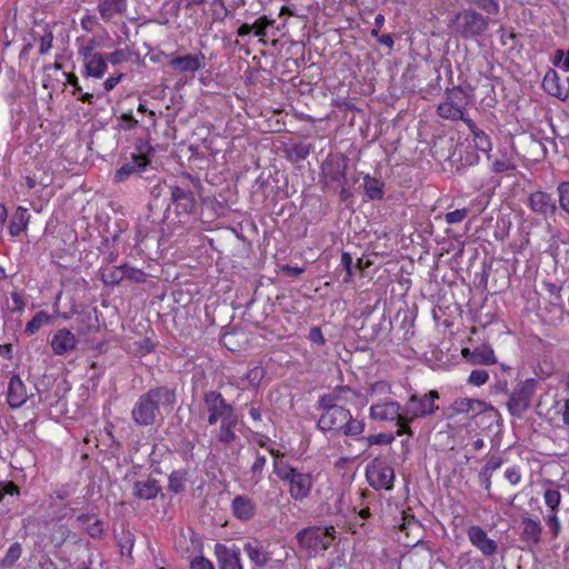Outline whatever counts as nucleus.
<instances>
[{
    "instance_id": "1",
    "label": "nucleus",
    "mask_w": 569,
    "mask_h": 569,
    "mask_svg": "<svg viewBox=\"0 0 569 569\" xmlns=\"http://www.w3.org/2000/svg\"><path fill=\"white\" fill-rule=\"evenodd\" d=\"M176 402V393L167 387H159L141 395L131 410V418L137 426H152L160 415L161 408H171Z\"/></svg>"
},
{
    "instance_id": "2",
    "label": "nucleus",
    "mask_w": 569,
    "mask_h": 569,
    "mask_svg": "<svg viewBox=\"0 0 569 569\" xmlns=\"http://www.w3.org/2000/svg\"><path fill=\"white\" fill-rule=\"evenodd\" d=\"M273 472L288 485L289 496L295 501H302L310 496L316 481L312 472L298 469L283 460L273 461Z\"/></svg>"
},
{
    "instance_id": "3",
    "label": "nucleus",
    "mask_w": 569,
    "mask_h": 569,
    "mask_svg": "<svg viewBox=\"0 0 569 569\" xmlns=\"http://www.w3.org/2000/svg\"><path fill=\"white\" fill-rule=\"evenodd\" d=\"M321 415L318 419L317 427L319 430L340 431L345 436H360L365 430V423L355 419L350 410L343 406L318 407Z\"/></svg>"
},
{
    "instance_id": "4",
    "label": "nucleus",
    "mask_w": 569,
    "mask_h": 569,
    "mask_svg": "<svg viewBox=\"0 0 569 569\" xmlns=\"http://www.w3.org/2000/svg\"><path fill=\"white\" fill-rule=\"evenodd\" d=\"M336 537L333 526H313L300 530L297 533V541L309 558L322 555L332 543Z\"/></svg>"
},
{
    "instance_id": "5",
    "label": "nucleus",
    "mask_w": 569,
    "mask_h": 569,
    "mask_svg": "<svg viewBox=\"0 0 569 569\" xmlns=\"http://www.w3.org/2000/svg\"><path fill=\"white\" fill-rule=\"evenodd\" d=\"M451 31L462 38L471 39L482 34L488 28V20L475 10L467 9L456 14L450 21Z\"/></svg>"
},
{
    "instance_id": "6",
    "label": "nucleus",
    "mask_w": 569,
    "mask_h": 569,
    "mask_svg": "<svg viewBox=\"0 0 569 569\" xmlns=\"http://www.w3.org/2000/svg\"><path fill=\"white\" fill-rule=\"evenodd\" d=\"M439 399V393L435 390H431L425 395H411L409 400L407 401L403 413L407 426V432L410 435V423L415 419L425 418L431 416L436 412L438 407L436 406V400Z\"/></svg>"
},
{
    "instance_id": "7",
    "label": "nucleus",
    "mask_w": 569,
    "mask_h": 569,
    "mask_svg": "<svg viewBox=\"0 0 569 569\" xmlns=\"http://www.w3.org/2000/svg\"><path fill=\"white\" fill-rule=\"evenodd\" d=\"M366 478L372 489L390 491L393 488L396 476L388 461L375 458L366 467Z\"/></svg>"
},
{
    "instance_id": "8",
    "label": "nucleus",
    "mask_w": 569,
    "mask_h": 569,
    "mask_svg": "<svg viewBox=\"0 0 569 569\" xmlns=\"http://www.w3.org/2000/svg\"><path fill=\"white\" fill-rule=\"evenodd\" d=\"M401 406L395 400L378 401L371 405L369 416L376 421H395L398 427L397 435L401 436L407 432L405 413L400 411Z\"/></svg>"
},
{
    "instance_id": "9",
    "label": "nucleus",
    "mask_w": 569,
    "mask_h": 569,
    "mask_svg": "<svg viewBox=\"0 0 569 569\" xmlns=\"http://www.w3.org/2000/svg\"><path fill=\"white\" fill-rule=\"evenodd\" d=\"M535 391L536 381L533 379H527L522 383L518 385L512 390L507 402L510 415L521 418L529 409Z\"/></svg>"
},
{
    "instance_id": "10",
    "label": "nucleus",
    "mask_w": 569,
    "mask_h": 569,
    "mask_svg": "<svg viewBox=\"0 0 569 569\" xmlns=\"http://www.w3.org/2000/svg\"><path fill=\"white\" fill-rule=\"evenodd\" d=\"M168 66L179 73H192L202 70L207 66V57L203 52L179 54L172 52L166 56Z\"/></svg>"
},
{
    "instance_id": "11",
    "label": "nucleus",
    "mask_w": 569,
    "mask_h": 569,
    "mask_svg": "<svg viewBox=\"0 0 569 569\" xmlns=\"http://www.w3.org/2000/svg\"><path fill=\"white\" fill-rule=\"evenodd\" d=\"M204 405L209 412L208 422L213 426L219 420L226 421L234 418L233 407L226 401L218 391H209L204 395Z\"/></svg>"
},
{
    "instance_id": "12",
    "label": "nucleus",
    "mask_w": 569,
    "mask_h": 569,
    "mask_svg": "<svg viewBox=\"0 0 569 569\" xmlns=\"http://www.w3.org/2000/svg\"><path fill=\"white\" fill-rule=\"evenodd\" d=\"M462 91L459 89H452L447 92L445 101L439 103L437 113L447 120H462L469 119L465 117V108L462 106Z\"/></svg>"
},
{
    "instance_id": "13",
    "label": "nucleus",
    "mask_w": 569,
    "mask_h": 569,
    "mask_svg": "<svg viewBox=\"0 0 569 569\" xmlns=\"http://www.w3.org/2000/svg\"><path fill=\"white\" fill-rule=\"evenodd\" d=\"M349 159L339 154L322 164V178L326 183L337 182L338 184H347V169Z\"/></svg>"
},
{
    "instance_id": "14",
    "label": "nucleus",
    "mask_w": 569,
    "mask_h": 569,
    "mask_svg": "<svg viewBox=\"0 0 569 569\" xmlns=\"http://www.w3.org/2000/svg\"><path fill=\"white\" fill-rule=\"evenodd\" d=\"M170 200L178 217L189 216L196 204L193 192L180 186L170 187Z\"/></svg>"
},
{
    "instance_id": "15",
    "label": "nucleus",
    "mask_w": 569,
    "mask_h": 569,
    "mask_svg": "<svg viewBox=\"0 0 569 569\" xmlns=\"http://www.w3.org/2000/svg\"><path fill=\"white\" fill-rule=\"evenodd\" d=\"M467 536L471 545L477 548L483 556L490 557L497 552V542L489 538L487 532L480 526H470L467 529Z\"/></svg>"
},
{
    "instance_id": "16",
    "label": "nucleus",
    "mask_w": 569,
    "mask_h": 569,
    "mask_svg": "<svg viewBox=\"0 0 569 569\" xmlns=\"http://www.w3.org/2000/svg\"><path fill=\"white\" fill-rule=\"evenodd\" d=\"M357 392L348 386H337L330 391L321 395L318 399V407L343 406L351 402Z\"/></svg>"
},
{
    "instance_id": "17",
    "label": "nucleus",
    "mask_w": 569,
    "mask_h": 569,
    "mask_svg": "<svg viewBox=\"0 0 569 569\" xmlns=\"http://www.w3.org/2000/svg\"><path fill=\"white\" fill-rule=\"evenodd\" d=\"M50 346L54 355L63 356L77 348L78 339L71 330L62 328L53 333Z\"/></svg>"
},
{
    "instance_id": "18",
    "label": "nucleus",
    "mask_w": 569,
    "mask_h": 569,
    "mask_svg": "<svg viewBox=\"0 0 569 569\" xmlns=\"http://www.w3.org/2000/svg\"><path fill=\"white\" fill-rule=\"evenodd\" d=\"M82 63L81 76L83 78L102 79L108 71V64L104 53L93 54L80 59Z\"/></svg>"
},
{
    "instance_id": "19",
    "label": "nucleus",
    "mask_w": 569,
    "mask_h": 569,
    "mask_svg": "<svg viewBox=\"0 0 569 569\" xmlns=\"http://www.w3.org/2000/svg\"><path fill=\"white\" fill-rule=\"evenodd\" d=\"M150 159L144 153L132 154L131 160L123 163L114 173L113 180L116 182L126 181L131 174L140 173L149 166Z\"/></svg>"
},
{
    "instance_id": "20",
    "label": "nucleus",
    "mask_w": 569,
    "mask_h": 569,
    "mask_svg": "<svg viewBox=\"0 0 569 569\" xmlns=\"http://www.w3.org/2000/svg\"><path fill=\"white\" fill-rule=\"evenodd\" d=\"M219 569H242L240 550L217 543L214 547Z\"/></svg>"
},
{
    "instance_id": "21",
    "label": "nucleus",
    "mask_w": 569,
    "mask_h": 569,
    "mask_svg": "<svg viewBox=\"0 0 569 569\" xmlns=\"http://www.w3.org/2000/svg\"><path fill=\"white\" fill-rule=\"evenodd\" d=\"M488 410H493V407L479 399L457 398L451 405V411L457 415L471 413L478 416Z\"/></svg>"
},
{
    "instance_id": "22",
    "label": "nucleus",
    "mask_w": 569,
    "mask_h": 569,
    "mask_svg": "<svg viewBox=\"0 0 569 569\" xmlns=\"http://www.w3.org/2000/svg\"><path fill=\"white\" fill-rule=\"evenodd\" d=\"M243 551L249 560L260 568L266 567L271 560V553L266 549L263 542L258 539L247 541L243 546Z\"/></svg>"
},
{
    "instance_id": "23",
    "label": "nucleus",
    "mask_w": 569,
    "mask_h": 569,
    "mask_svg": "<svg viewBox=\"0 0 569 569\" xmlns=\"http://www.w3.org/2000/svg\"><path fill=\"white\" fill-rule=\"evenodd\" d=\"M231 511L240 521H249L257 513L254 501L247 496H236L231 501Z\"/></svg>"
},
{
    "instance_id": "24",
    "label": "nucleus",
    "mask_w": 569,
    "mask_h": 569,
    "mask_svg": "<svg viewBox=\"0 0 569 569\" xmlns=\"http://www.w3.org/2000/svg\"><path fill=\"white\" fill-rule=\"evenodd\" d=\"M468 130L472 137V141L478 151L487 154L488 159H491L492 141L490 136L480 129L471 119H463Z\"/></svg>"
},
{
    "instance_id": "25",
    "label": "nucleus",
    "mask_w": 569,
    "mask_h": 569,
    "mask_svg": "<svg viewBox=\"0 0 569 569\" xmlns=\"http://www.w3.org/2000/svg\"><path fill=\"white\" fill-rule=\"evenodd\" d=\"M28 393L24 383L18 376L9 380L7 401L10 408L17 409L26 403Z\"/></svg>"
},
{
    "instance_id": "26",
    "label": "nucleus",
    "mask_w": 569,
    "mask_h": 569,
    "mask_svg": "<svg viewBox=\"0 0 569 569\" xmlns=\"http://www.w3.org/2000/svg\"><path fill=\"white\" fill-rule=\"evenodd\" d=\"M528 206L535 213L541 216L551 214L556 210V204L552 201L551 196L543 191H536L531 193L528 199Z\"/></svg>"
},
{
    "instance_id": "27",
    "label": "nucleus",
    "mask_w": 569,
    "mask_h": 569,
    "mask_svg": "<svg viewBox=\"0 0 569 569\" xmlns=\"http://www.w3.org/2000/svg\"><path fill=\"white\" fill-rule=\"evenodd\" d=\"M97 8L101 19L108 22L126 12L127 0H98Z\"/></svg>"
},
{
    "instance_id": "28",
    "label": "nucleus",
    "mask_w": 569,
    "mask_h": 569,
    "mask_svg": "<svg viewBox=\"0 0 569 569\" xmlns=\"http://www.w3.org/2000/svg\"><path fill=\"white\" fill-rule=\"evenodd\" d=\"M542 88L548 94L560 100H566L568 97V89L560 83L558 73L552 69L546 72L542 79Z\"/></svg>"
},
{
    "instance_id": "29",
    "label": "nucleus",
    "mask_w": 569,
    "mask_h": 569,
    "mask_svg": "<svg viewBox=\"0 0 569 569\" xmlns=\"http://www.w3.org/2000/svg\"><path fill=\"white\" fill-rule=\"evenodd\" d=\"M521 525V539L529 546L538 545L541 540V523L531 518H523Z\"/></svg>"
},
{
    "instance_id": "30",
    "label": "nucleus",
    "mask_w": 569,
    "mask_h": 569,
    "mask_svg": "<svg viewBox=\"0 0 569 569\" xmlns=\"http://www.w3.org/2000/svg\"><path fill=\"white\" fill-rule=\"evenodd\" d=\"M160 491V487L156 479H146L136 481L133 485V495L139 499H154Z\"/></svg>"
},
{
    "instance_id": "31",
    "label": "nucleus",
    "mask_w": 569,
    "mask_h": 569,
    "mask_svg": "<svg viewBox=\"0 0 569 569\" xmlns=\"http://www.w3.org/2000/svg\"><path fill=\"white\" fill-rule=\"evenodd\" d=\"M77 522L91 538L98 539L103 536V525L99 519L82 513L77 517Z\"/></svg>"
},
{
    "instance_id": "32",
    "label": "nucleus",
    "mask_w": 569,
    "mask_h": 569,
    "mask_svg": "<svg viewBox=\"0 0 569 569\" xmlns=\"http://www.w3.org/2000/svg\"><path fill=\"white\" fill-rule=\"evenodd\" d=\"M503 460L501 457H491L479 472V482L487 491L491 488V477L495 471L501 468Z\"/></svg>"
},
{
    "instance_id": "33",
    "label": "nucleus",
    "mask_w": 569,
    "mask_h": 569,
    "mask_svg": "<svg viewBox=\"0 0 569 569\" xmlns=\"http://www.w3.org/2000/svg\"><path fill=\"white\" fill-rule=\"evenodd\" d=\"M266 376V369L262 366H256L248 370V372L237 378L236 385L239 388L253 387L257 388Z\"/></svg>"
},
{
    "instance_id": "34",
    "label": "nucleus",
    "mask_w": 569,
    "mask_h": 569,
    "mask_svg": "<svg viewBox=\"0 0 569 569\" xmlns=\"http://www.w3.org/2000/svg\"><path fill=\"white\" fill-rule=\"evenodd\" d=\"M76 47H77V54L79 60L83 58L91 57L93 54L101 53L98 51V48H102L103 46L101 42L98 41L96 37L83 39V38H77L76 39Z\"/></svg>"
},
{
    "instance_id": "35",
    "label": "nucleus",
    "mask_w": 569,
    "mask_h": 569,
    "mask_svg": "<svg viewBox=\"0 0 569 569\" xmlns=\"http://www.w3.org/2000/svg\"><path fill=\"white\" fill-rule=\"evenodd\" d=\"M363 190L369 200H381L385 196V183L377 178L365 174Z\"/></svg>"
},
{
    "instance_id": "36",
    "label": "nucleus",
    "mask_w": 569,
    "mask_h": 569,
    "mask_svg": "<svg viewBox=\"0 0 569 569\" xmlns=\"http://www.w3.org/2000/svg\"><path fill=\"white\" fill-rule=\"evenodd\" d=\"M30 214L23 207H18L12 216L9 224V232L11 236L17 237L27 229L29 223Z\"/></svg>"
},
{
    "instance_id": "37",
    "label": "nucleus",
    "mask_w": 569,
    "mask_h": 569,
    "mask_svg": "<svg viewBox=\"0 0 569 569\" xmlns=\"http://www.w3.org/2000/svg\"><path fill=\"white\" fill-rule=\"evenodd\" d=\"M471 362L475 365H495L497 362V358L495 356V351L491 346L489 345H481L480 347H477L471 352Z\"/></svg>"
},
{
    "instance_id": "38",
    "label": "nucleus",
    "mask_w": 569,
    "mask_h": 569,
    "mask_svg": "<svg viewBox=\"0 0 569 569\" xmlns=\"http://www.w3.org/2000/svg\"><path fill=\"white\" fill-rule=\"evenodd\" d=\"M70 537L77 538V535H73L68 526L59 523L52 527L49 535V540L54 548L59 549Z\"/></svg>"
},
{
    "instance_id": "39",
    "label": "nucleus",
    "mask_w": 569,
    "mask_h": 569,
    "mask_svg": "<svg viewBox=\"0 0 569 569\" xmlns=\"http://www.w3.org/2000/svg\"><path fill=\"white\" fill-rule=\"evenodd\" d=\"M127 276L124 267L110 266L101 270V280L107 286L120 283Z\"/></svg>"
},
{
    "instance_id": "40",
    "label": "nucleus",
    "mask_w": 569,
    "mask_h": 569,
    "mask_svg": "<svg viewBox=\"0 0 569 569\" xmlns=\"http://www.w3.org/2000/svg\"><path fill=\"white\" fill-rule=\"evenodd\" d=\"M311 149H312V147L310 143L300 141V142L290 144L286 149V154L290 161L297 162V161L305 160L310 154Z\"/></svg>"
},
{
    "instance_id": "41",
    "label": "nucleus",
    "mask_w": 569,
    "mask_h": 569,
    "mask_svg": "<svg viewBox=\"0 0 569 569\" xmlns=\"http://www.w3.org/2000/svg\"><path fill=\"white\" fill-rule=\"evenodd\" d=\"M68 84L72 87V94L77 96L83 103L91 104L93 102V94L83 92L82 87L79 83L78 77L74 73H63Z\"/></svg>"
},
{
    "instance_id": "42",
    "label": "nucleus",
    "mask_w": 569,
    "mask_h": 569,
    "mask_svg": "<svg viewBox=\"0 0 569 569\" xmlns=\"http://www.w3.org/2000/svg\"><path fill=\"white\" fill-rule=\"evenodd\" d=\"M237 425V417L221 421L219 432H218V440L224 445L231 443L233 440H236L237 436L233 431V427Z\"/></svg>"
},
{
    "instance_id": "43",
    "label": "nucleus",
    "mask_w": 569,
    "mask_h": 569,
    "mask_svg": "<svg viewBox=\"0 0 569 569\" xmlns=\"http://www.w3.org/2000/svg\"><path fill=\"white\" fill-rule=\"evenodd\" d=\"M51 316L47 311H38L32 319L26 325V333L34 335L41 327L50 323Z\"/></svg>"
},
{
    "instance_id": "44",
    "label": "nucleus",
    "mask_w": 569,
    "mask_h": 569,
    "mask_svg": "<svg viewBox=\"0 0 569 569\" xmlns=\"http://www.w3.org/2000/svg\"><path fill=\"white\" fill-rule=\"evenodd\" d=\"M22 547L19 542H13L7 550L4 557L0 560V567L3 569L11 568L21 557Z\"/></svg>"
},
{
    "instance_id": "45",
    "label": "nucleus",
    "mask_w": 569,
    "mask_h": 569,
    "mask_svg": "<svg viewBox=\"0 0 569 569\" xmlns=\"http://www.w3.org/2000/svg\"><path fill=\"white\" fill-rule=\"evenodd\" d=\"M267 465V458L259 452L256 456V459L250 468L251 477L250 482L252 486L258 485L262 480V471Z\"/></svg>"
},
{
    "instance_id": "46",
    "label": "nucleus",
    "mask_w": 569,
    "mask_h": 569,
    "mask_svg": "<svg viewBox=\"0 0 569 569\" xmlns=\"http://www.w3.org/2000/svg\"><path fill=\"white\" fill-rule=\"evenodd\" d=\"M186 472L173 471L168 479V490L172 493H180L186 488Z\"/></svg>"
},
{
    "instance_id": "47",
    "label": "nucleus",
    "mask_w": 569,
    "mask_h": 569,
    "mask_svg": "<svg viewBox=\"0 0 569 569\" xmlns=\"http://www.w3.org/2000/svg\"><path fill=\"white\" fill-rule=\"evenodd\" d=\"M543 501L548 512H558L561 502V493L557 489H547L543 492Z\"/></svg>"
},
{
    "instance_id": "48",
    "label": "nucleus",
    "mask_w": 569,
    "mask_h": 569,
    "mask_svg": "<svg viewBox=\"0 0 569 569\" xmlns=\"http://www.w3.org/2000/svg\"><path fill=\"white\" fill-rule=\"evenodd\" d=\"M53 42V32L49 24H46L42 28V33L39 36V53L47 54L51 48Z\"/></svg>"
},
{
    "instance_id": "49",
    "label": "nucleus",
    "mask_w": 569,
    "mask_h": 569,
    "mask_svg": "<svg viewBox=\"0 0 569 569\" xmlns=\"http://www.w3.org/2000/svg\"><path fill=\"white\" fill-rule=\"evenodd\" d=\"M516 168L511 158L507 154H503L499 159H495L491 161L490 170L495 173H503L508 171H512Z\"/></svg>"
},
{
    "instance_id": "50",
    "label": "nucleus",
    "mask_w": 569,
    "mask_h": 569,
    "mask_svg": "<svg viewBox=\"0 0 569 569\" xmlns=\"http://www.w3.org/2000/svg\"><path fill=\"white\" fill-rule=\"evenodd\" d=\"M92 318H93V311L92 310H82L78 313L77 321H79L81 325L77 328V332L79 335H86L92 327Z\"/></svg>"
},
{
    "instance_id": "51",
    "label": "nucleus",
    "mask_w": 569,
    "mask_h": 569,
    "mask_svg": "<svg viewBox=\"0 0 569 569\" xmlns=\"http://www.w3.org/2000/svg\"><path fill=\"white\" fill-rule=\"evenodd\" d=\"M368 393L370 397H377V396H390L391 395V386L387 381H376L372 383L369 389Z\"/></svg>"
},
{
    "instance_id": "52",
    "label": "nucleus",
    "mask_w": 569,
    "mask_h": 569,
    "mask_svg": "<svg viewBox=\"0 0 569 569\" xmlns=\"http://www.w3.org/2000/svg\"><path fill=\"white\" fill-rule=\"evenodd\" d=\"M107 63H111L112 66H118L129 60V52L126 49H117L112 52L104 53Z\"/></svg>"
},
{
    "instance_id": "53",
    "label": "nucleus",
    "mask_w": 569,
    "mask_h": 569,
    "mask_svg": "<svg viewBox=\"0 0 569 569\" xmlns=\"http://www.w3.org/2000/svg\"><path fill=\"white\" fill-rule=\"evenodd\" d=\"M559 203L562 210L569 214V182L563 181L558 184Z\"/></svg>"
},
{
    "instance_id": "54",
    "label": "nucleus",
    "mask_w": 569,
    "mask_h": 569,
    "mask_svg": "<svg viewBox=\"0 0 569 569\" xmlns=\"http://www.w3.org/2000/svg\"><path fill=\"white\" fill-rule=\"evenodd\" d=\"M488 380L489 373L487 370L483 369L472 370L468 377V383L476 387L483 386L485 383H487Z\"/></svg>"
},
{
    "instance_id": "55",
    "label": "nucleus",
    "mask_w": 569,
    "mask_h": 569,
    "mask_svg": "<svg viewBox=\"0 0 569 569\" xmlns=\"http://www.w3.org/2000/svg\"><path fill=\"white\" fill-rule=\"evenodd\" d=\"M340 266L346 271V274L342 278L345 283H349L352 281V257L349 252H342L340 259Z\"/></svg>"
},
{
    "instance_id": "56",
    "label": "nucleus",
    "mask_w": 569,
    "mask_h": 569,
    "mask_svg": "<svg viewBox=\"0 0 569 569\" xmlns=\"http://www.w3.org/2000/svg\"><path fill=\"white\" fill-rule=\"evenodd\" d=\"M0 490L3 500L7 497L18 499L20 496L19 487L11 481H0Z\"/></svg>"
},
{
    "instance_id": "57",
    "label": "nucleus",
    "mask_w": 569,
    "mask_h": 569,
    "mask_svg": "<svg viewBox=\"0 0 569 569\" xmlns=\"http://www.w3.org/2000/svg\"><path fill=\"white\" fill-rule=\"evenodd\" d=\"M471 3L489 14H497L499 12L497 0H471Z\"/></svg>"
},
{
    "instance_id": "58",
    "label": "nucleus",
    "mask_w": 569,
    "mask_h": 569,
    "mask_svg": "<svg viewBox=\"0 0 569 569\" xmlns=\"http://www.w3.org/2000/svg\"><path fill=\"white\" fill-rule=\"evenodd\" d=\"M552 63L555 67L562 69V71L569 72V49L567 51L557 50Z\"/></svg>"
},
{
    "instance_id": "59",
    "label": "nucleus",
    "mask_w": 569,
    "mask_h": 569,
    "mask_svg": "<svg viewBox=\"0 0 569 569\" xmlns=\"http://www.w3.org/2000/svg\"><path fill=\"white\" fill-rule=\"evenodd\" d=\"M468 214H469L468 209H466V208L457 209V210L446 213L445 220L448 224H456V223H460L461 221H463Z\"/></svg>"
},
{
    "instance_id": "60",
    "label": "nucleus",
    "mask_w": 569,
    "mask_h": 569,
    "mask_svg": "<svg viewBox=\"0 0 569 569\" xmlns=\"http://www.w3.org/2000/svg\"><path fill=\"white\" fill-rule=\"evenodd\" d=\"M545 522L547 527L551 530L553 537H557L561 530L558 512H548L547 517L545 518Z\"/></svg>"
},
{
    "instance_id": "61",
    "label": "nucleus",
    "mask_w": 569,
    "mask_h": 569,
    "mask_svg": "<svg viewBox=\"0 0 569 569\" xmlns=\"http://www.w3.org/2000/svg\"><path fill=\"white\" fill-rule=\"evenodd\" d=\"M505 478L512 486H517L521 481V470L518 466H511L505 470Z\"/></svg>"
},
{
    "instance_id": "62",
    "label": "nucleus",
    "mask_w": 569,
    "mask_h": 569,
    "mask_svg": "<svg viewBox=\"0 0 569 569\" xmlns=\"http://www.w3.org/2000/svg\"><path fill=\"white\" fill-rule=\"evenodd\" d=\"M273 21L269 20L266 16L258 19L251 27H253V33L256 37L266 36L267 27L271 26Z\"/></svg>"
},
{
    "instance_id": "63",
    "label": "nucleus",
    "mask_w": 569,
    "mask_h": 569,
    "mask_svg": "<svg viewBox=\"0 0 569 569\" xmlns=\"http://www.w3.org/2000/svg\"><path fill=\"white\" fill-rule=\"evenodd\" d=\"M80 24L83 30L91 32L99 26V21L96 16L86 13L82 16Z\"/></svg>"
},
{
    "instance_id": "64",
    "label": "nucleus",
    "mask_w": 569,
    "mask_h": 569,
    "mask_svg": "<svg viewBox=\"0 0 569 569\" xmlns=\"http://www.w3.org/2000/svg\"><path fill=\"white\" fill-rule=\"evenodd\" d=\"M190 567L191 569H214L213 563L203 557L194 558Z\"/></svg>"
}]
</instances>
